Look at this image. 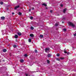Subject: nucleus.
I'll return each mask as SVG.
<instances>
[{
  "label": "nucleus",
  "instance_id": "6ab92c4d",
  "mask_svg": "<svg viewBox=\"0 0 76 76\" xmlns=\"http://www.w3.org/2000/svg\"><path fill=\"white\" fill-rule=\"evenodd\" d=\"M47 62L48 63V64L50 63V61H49V60H47Z\"/></svg>",
  "mask_w": 76,
  "mask_h": 76
},
{
  "label": "nucleus",
  "instance_id": "58836bf2",
  "mask_svg": "<svg viewBox=\"0 0 76 76\" xmlns=\"http://www.w3.org/2000/svg\"><path fill=\"white\" fill-rule=\"evenodd\" d=\"M62 23H64V22L62 21Z\"/></svg>",
  "mask_w": 76,
  "mask_h": 76
},
{
  "label": "nucleus",
  "instance_id": "c85d7f7f",
  "mask_svg": "<svg viewBox=\"0 0 76 76\" xmlns=\"http://www.w3.org/2000/svg\"><path fill=\"white\" fill-rule=\"evenodd\" d=\"M50 13H52L53 12V11L52 10H51L50 11Z\"/></svg>",
  "mask_w": 76,
  "mask_h": 76
},
{
  "label": "nucleus",
  "instance_id": "e433bc0d",
  "mask_svg": "<svg viewBox=\"0 0 76 76\" xmlns=\"http://www.w3.org/2000/svg\"><path fill=\"white\" fill-rule=\"evenodd\" d=\"M10 56H12V54L10 53Z\"/></svg>",
  "mask_w": 76,
  "mask_h": 76
},
{
  "label": "nucleus",
  "instance_id": "72a5a7b5",
  "mask_svg": "<svg viewBox=\"0 0 76 76\" xmlns=\"http://www.w3.org/2000/svg\"><path fill=\"white\" fill-rule=\"evenodd\" d=\"M70 54V53L69 52L67 53V54H68H68Z\"/></svg>",
  "mask_w": 76,
  "mask_h": 76
},
{
  "label": "nucleus",
  "instance_id": "1a4fd4ad",
  "mask_svg": "<svg viewBox=\"0 0 76 76\" xmlns=\"http://www.w3.org/2000/svg\"><path fill=\"white\" fill-rule=\"evenodd\" d=\"M1 19H2V20H4V19H5V17H1Z\"/></svg>",
  "mask_w": 76,
  "mask_h": 76
},
{
  "label": "nucleus",
  "instance_id": "ddd939ff",
  "mask_svg": "<svg viewBox=\"0 0 76 76\" xmlns=\"http://www.w3.org/2000/svg\"><path fill=\"white\" fill-rule=\"evenodd\" d=\"M23 61H24L23 59H21L20 60V62H21V63H23Z\"/></svg>",
  "mask_w": 76,
  "mask_h": 76
},
{
  "label": "nucleus",
  "instance_id": "412c9836",
  "mask_svg": "<svg viewBox=\"0 0 76 76\" xmlns=\"http://www.w3.org/2000/svg\"><path fill=\"white\" fill-rule=\"evenodd\" d=\"M34 52L35 53H37L38 52V51H37V50H34Z\"/></svg>",
  "mask_w": 76,
  "mask_h": 76
},
{
  "label": "nucleus",
  "instance_id": "aec40b11",
  "mask_svg": "<svg viewBox=\"0 0 76 76\" xmlns=\"http://www.w3.org/2000/svg\"><path fill=\"white\" fill-rule=\"evenodd\" d=\"M56 60H58V61H60V59L59 58H57Z\"/></svg>",
  "mask_w": 76,
  "mask_h": 76
},
{
  "label": "nucleus",
  "instance_id": "ea45409f",
  "mask_svg": "<svg viewBox=\"0 0 76 76\" xmlns=\"http://www.w3.org/2000/svg\"><path fill=\"white\" fill-rule=\"evenodd\" d=\"M29 10V11H30V12H31V10L30 9V10Z\"/></svg>",
  "mask_w": 76,
  "mask_h": 76
},
{
  "label": "nucleus",
  "instance_id": "a211bd4d",
  "mask_svg": "<svg viewBox=\"0 0 76 76\" xmlns=\"http://www.w3.org/2000/svg\"><path fill=\"white\" fill-rule=\"evenodd\" d=\"M0 4L1 5L3 4V2H0Z\"/></svg>",
  "mask_w": 76,
  "mask_h": 76
},
{
  "label": "nucleus",
  "instance_id": "4c0bfd02",
  "mask_svg": "<svg viewBox=\"0 0 76 76\" xmlns=\"http://www.w3.org/2000/svg\"><path fill=\"white\" fill-rule=\"evenodd\" d=\"M46 9H48V8L47 7H46Z\"/></svg>",
  "mask_w": 76,
  "mask_h": 76
},
{
  "label": "nucleus",
  "instance_id": "6e6552de",
  "mask_svg": "<svg viewBox=\"0 0 76 76\" xmlns=\"http://www.w3.org/2000/svg\"><path fill=\"white\" fill-rule=\"evenodd\" d=\"M14 37L15 38H18V36L17 35H15V36Z\"/></svg>",
  "mask_w": 76,
  "mask_h": 76
},
{
  "label": "nucleus",
  "instance_id": "f257e3e1",
  "mask_svg": "<svg viewBox=\"0 0 76 76\" xmlns=\"http://www.w3.org/2000/svg\"><path fill=\"white\" fill-rule=\"evenodd\" d=\"M68 24L69 26H72V27H75V25L73 24L71 22H69Z\"/></svg>",
  "mask_w": 76,
  "mask_h": 76
},
{
  "label": "nucleus",
  "instance_id": "37998d69",
  "mask_svg": "<svg viewBox=\"0 0 76 76\" xmlns=\"http://www.w3.org/2000/svg\"><path fill=\"white\" fill-rule=\"evenodd\" d=\"M0 62H1V61L0 60Z\"/></svg>",
  "mask_w": 76,
  "mask_h": 76
},
{
  "label": "nucleus",
  "instance_id": "9d476101",
  "mask_svg": "<svg viewBox=\"0 0 76 76\" xmlns=\"http://www.w3.org/2000/svg\"><path fill=\"white\" fill-rule=\"evenodd\" d=\"M3 51L4 52H6V51H7V50L6 49H4L3 50Z\"/></svg>",
  "mask_w": 76,
  "mask_h": 76
},
{
  "label": "nucleus",
  "instance_id": "a878e982",
  "mask_svg": "<svg viewBox=\"0 0 76 76\" xmlns=\"http://www.w3.org/2000/svg\"><path fill=\"white\" fill-rule=\"evenodd\" d=\"M64 58L61 57L60 58V59H61V60H63V59H64Z\"/></svg>",
  "mask_w": 76,
  "mask_h": 76
},
{
  "label": "nucleus",
  "instance_id": "f704fd0d",
  "mask_svg": "<svg viewBox=\"0 0 76 76\" xmlns=\"http://www.w3.org/2000/svg\"><path fill=\"white\" fill-rule=\"evenodd\" d=\"M32 10H34V8L32 7Z\"/></svg>",
  "mask_w": 76,
  "mask_h": 76
},
{
  "label": "nucleus",
  "instance_id": "f3484780",
  "mask_svg": "<svg viewBox=\"0 0 76 76\" xmlns=\"http://www.w3.org/2000/svg\"><path fill=\"white\" fill-rule=\"evenodd\" d=\"M34 18L33 17H30V19H31V20H32V19H33V18Z\"/></svg>",
  "mask_w": 76,
  "mask_h": 76
},
{
  "label": "nucleus",
  "instance_id": "a19ab883",
  "mask_svg": "<svg viewBox=\"0 0 76 76\" xmlns=\"http://www.w3.org/2000/svg\"><path fill=\"white\" fill-rule=\"evenodd\" d=\"M63 19H65V18H63Z\"/></svg>",
  "mask_w": 76,
  "mask_h": 76
},
{
  "label": "nucleus",
  "instance_id": "c9c22d12",
  "mask_svg": "<svg viewBox=\"0 0 76 76\" xmlns=\"http://www.w3.org/2000/svg\"><path fill=\"white\" fill-rule=\"evenodd\" d=\"M15 41H16V42H18V40L17 39H16L15 40Z\"/></svg>",
  "mask_w": 76,
  "mask_h": 76
},
{
  "label": "nucleus",
  "instance_id": "f03ea898",
  "mask_svg": "<svg viewBox=\"0 0 76 76\" xmlns=\"http://www.w3.org/2000/svg\"><path fill=\"white\" fill-rule=\"evenodd\" d=\"M50 48H48L45 49V51L46 53H47L48 51H49Z\"/></svg>",
  "mask_w": 76,
  "mask_h": 76
},
{
  "label": "nucleus",
  "instance_id": "473e14b6",
  "mask_svg": "<svg viewBox=\"0 0 76 76\" xmlns=\"http://www.w3.org/2000/svg\"><path fill=\"white\" fill-rule=\"evenodd\" d=\"M12 15H15V13L12 12Z\"/></svg>",
  "mask_w": 76,
  "mask_h": 76
},
{
  "label": "nucleus",
  "instance_id": "79ce46f5",
  "mask_svg": "<svg viewBox=\"0 0 76 76\" xmlns=\"http://www.w3.org/2000/svg\"><path fill=\"white\" fill-rule=\"evenodd\" d=\"M64 51H65V49H64Z\"/></svg>",
  "mask_w": 76,
  "mask_h": 76
},
{
  "label": "nucleus",
  "instance_id": "2f4dec72",
  "mask_svg": "<svg viewBox=\"0 0 76 76\" xmlns=\"http://www.w3.org/2000/svg\"><path fill=\"white\" fill-rule=\"evenodd\" d=\"M74 36H76V33L74 34Z\"/></svg>",
  "mask_w": 76,
  "mask_h": 76
},
{
  "label": "nucleus",
  "instance_id": "7ed1b4c3",
  "mask_svg": "<svg viewBox=\"0 0 76 76\" xmlns=\"http://www.w3.org/2000/svg\"><path fill=\"white\" fill-rule=\"evenodd\" d=\"M17 34L19 36H21V35H22V34L20 32H18Z\"/></svg>",
  "mask_w": 76,
  "mask_h": 76
},
{
  "label": "nucleus",
  "instance_id": "2eb2a0df",
  "mask_svg": "<svg viewBox=\"0 0 76 76\" xmlns=\"http://www.w3.org/2000/svg\"><path fill=\"white\" fill-rule=\"evenodd\" d=\"M22 14L21 12H18V15H22Z\"/></svg>",
  "mask_w": 76,
  "mask_h": 76
},
{
  "label": "nucleus",
  "instance_id": "9b49d317",
  "mask_svg": "<svg viewBox=\"0 0 76 76\" xmlns=\"http://www.w3.org/2000/svg\"><path fill=\"white\" fill-rule=\"evenodd\" d=\"M42 5H43V6H45L46 7V6H47V4H45V3H44Z\"/></svg>",
  "mask_w": 76,
  "mask_h": 76
},
{
  "label": "nucleus",
  "instance_id": "7c9ffc66",
  "mask_svg": "<svg viewBox=\"0 0 76 76\" xmlns=\"http://www.w3.org/2000/svg\"><path fill=\"white\" fill-rule=\"evenodd\" d=\"M25 75H26V76H28V74H25Z\"/></svg>",
  "mask_w": 76,
  "mask_h": 76
},
{
  "label": "nucleus",
  "instance_id": "bb28decb",
  "mask_svg": "<svg viewBox=\"0 0 76 76\" xmlns=\"http://www.w3.org/2000/svg\"><path fill=\"white\" fill-rule=\"evenodd\" d=\"M64 31H66V29L64 28Z\"/></svg>",
  "mask_w": 76,
  "mask_h": 76
},
{
  "label": "nucleus",
  "instance_id": "4468645a",
  "mask_svg": "<svg viewBox=\"0 0 76 76\" xmlns=\"http://www.w3.org/2000/svg\"><path fill=\"white\" fill-rule=\"evenodd\" d=\"M31 41H32V39H28V42H31Z\"/></svg>",
  "mask_w": 76,
  "mask_h": 76
},
{
  "label": "nucleus",
  "instance_id": "39448f33",
  "mask_svg": "<svg viewBox=\"0 0 76 76\" xmlns=\"http://www.w3.org/2000/svg\"><path fill=\"white\" fill-rule=\"evenodd\" d=\"M18 7H19V5H18V6H16L15 7L14 9L15 10H16V9H18Z\"/></svg>",
  "mask_w": 76,
  "mask_h": 76
},
{
  "label": "nucleus",
  "instance_id": "20e7f679",
  "mask_svg": "<svg viewBox=\"0 0 76 76\" xmlns=\"http://www.w3.org/2000/svg\"><path fill=\"white\" fill-rule=\"evenodd\" d=\"M30 36L31 37H34V35L33 34H30Z\"/></svg>",
  "mask_w": 76,
  "mask_h": 76
},
{
  "label": "nucleus",
  "instance_id": "4be33fe9",
  "mask_svg": "<svg viewBox=\"0 0 76 76\" xmlns=\"http://www.w3.org/2000/svg\"><path fill=\"white\" fill-rule=\"evenodd\" d=\"M24 56L25 57H28V55H27V54H25L24 55Z\"/></svg>",
  "mask_w": 76,
  "mask_h": 76
},
{
  "label": "nucleus",
  "instance_id": "cd10ccee",
  "mask_svg": "<svg viewBox=\"0 0 76 76\" xmlns=\"http://www.w3.org/2000/svg\"><path fill=\"white\" fill-rule=\"evenodd\" d=\"M64 53H65V54H66V53H67V52H66V51H64Z\"/></svg>",
  "mask_w": 76,
  "mask_h": 76
},
{
  "label": "nucleus",
  "instance_id": "dca6fc26",
  "mask_svg": "<svg viewBox=\"0 0 76 76\" xmlns=\"http://www.w3.org/2000/svg\"><path fill=\"white\" fill-rule=\"evenodd\" d=\"M31 29H32V30H33V29H34V27H32V26H31L30 28Z\"/></svg>",
  "mask_w": 76,
  "mask_h": 76
},
{
  "label": "nucleus",
  "instance_id": "b1692460",
  "mask_svg": "<svg viewBox=\"0 0 76 76\" xmlns=\"http://www.w3.org/2000/svg\"><path fill=\"white\" fill-rule=\"evenodd\" d=\"M57 56H58V57H59V56H60V54L59 53H57Z\"/></svg>",
  "mask_w": 76,
  "mask_h": 76
},
{
  "label": "nucleus",
  "instance_id": "5701e85b",
  "mask_svg": "<svg viewBox=\"0 0 76 76\" xmlns=\"http://www.w3.org/2000/svg\"><path fill=\"white\" fill-rule=\"evenodd\" d=\"M16 47H17V46H16V45H14V46H13V47L14 48H16Z\"/></svg>",
  "mask_w": 76,
  "mask_h": 76
},
{
  "label": "nucleus",
  "instance_id": "423d86ee",
  "mask_svg": "<svg viewBox=\"0 0 76 76\" xmlns=\"http://www.w3.org/2000/svg\"><path fill=\"white\" fill-rule=\"evenodd\" d=\"M66 9H64L63 11L64 13H66Z\"/></svg>",
  "mask_w": 76,
  "mask_h": 76
},
{
  "label": "nucleus",
  "instance_id": "c756f323",
  "mask_svg": "<svg viewBox=\"0 0 76 76\" xmlns=\"http://www.w3.org/2000/svg\"><path fill=\"white\" fill-rule=\"evenodd\" d=\"M61 7H63V5L62 4H61L60 5Z\"/></svg>",
  "mask_w": 76,
  "mask_h": 76
},
{
  "label": "nucleus",
  "instance_id": "f8f14e48",
  "mask_svg": "<svg viewBox=\"0 0 76 76\" xmlns=\"http://www.w3.org/2000/svg\"><path fill=\"white\" fill-rule=\"evenodd\" d=\"M44 37V36L42 35H40V38H42Z\"/></svg>",
  "mask_w": 76,
  "mask_h": 76
},
{
  "label": "nucleus",
  "instance_id": "0eeeda50",
  "mask_svg": "<svg viewBox=\"0 0 76 76\" xmlns=\"http://www.w3.org/2000/svg\"><path fill=\"white\" fill-rule=\"evenodd\" d=\"M48 57H51V55L50 54H48Z\"/></svg>",
  "mask_w": 76,
  "mask_h": 76
},
{
  "label": "nucleus",
  "instance_id": "393cba45",
  "mask_svg": "<svg viewBox=\"0 0 76 76\" xmlns=\"http://www.w3.org/2000/svg\"><path fill=\"white\" fill-rule=\"evenodd\" d=\"M58 24H57V23L55 24V26H58Z\"/></svg>",
  "mask_w": 76,
  "mask_h": 76
}]
</instances>
